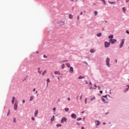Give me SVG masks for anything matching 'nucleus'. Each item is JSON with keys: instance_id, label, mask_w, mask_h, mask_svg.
<instances>
[{"instance_id": "obj_28", "label": "nucleus", "mask_w": 129, "mask_h": 129, "mask_svg": "<svg viewBox=\"0 0 129 129\" xmlns=\"http://www.w3.org/2000/svg\"><path fill=\"white\" fill-rule=\"evenodd\" d=\"M128 88H127V89H125L124 91V92H126V91H128V89H129V85H127Z\"/></svg>"}, {"instance_id": "obj_44", "label": "nucleus", "mask_w": 129, "mask_h": 129, "mask_svg": "<svg viewBox=\"0 0 129 129\" xmlns=\"http://www.w3.org/2000/svg\"><path fill=\"white\" fill-rule=\"evenodd\" d=\"M80 17L79 16H78L77 17V20H80Z\"/></svg>"}, {"instance_id": "obj_38", "label": "nucleus", "mask_w": 129, "mask_h": 129, "mask_svg": "<svg viewBox=\"0 0 129 129\" xmlns=\"http://www.w3.org/2000/svg\"><path fill=\"white\" fill-rule=\"evenodd\" d=\"M31 119L32 120H35V117H31Z\"/></svg>"}, {"instance_id": "obj_26", "label": "nucleus", "mask_w": 129, "mask_h": 129, "mask_svg": "<svg viewBox=\"0 0 129 129\" xmlns=\"http://www.w3.org/2000/svg\"><path fill=\"white\" fill-rule=\"evenodd\" d=\"M82 120V118H81V117H80V118H78L77 119V120L78 121H79Z\"/></svg>"}, {"instance_id": "obj_62", "label": "nucleus", "mask_w": 129, "mask_h": 129, "mask_svg": "<svg viewBox=\"0 0 129 129\" xmlns=\"http://www.w3.org/2000/svg\"><path fill=\"white\" fill-rule=\"evenodd\" d=\"M71 2H74V0H70Z\"/></svg>"}, {"instance_id": "obj_9", "label": "nucleus", "mask_w": 129, "mask_h": 129, "mask_svg": "<svg viewBox=\"0 0 129 129\" xmlns=\"http://www.w3.org/2000/svg\"><path fill=\"white\" fill-rule=\"evenodd\" d=\"M38 113H39V111L38 110H35V111L34 112L35 117H37V115H38Z\"/></svg>"}, {"instance_id": "obj_35", "label": "nucleus", "mask_w": 129, "mask_h": 129, "mask_svg": "<svg viewBox=\"0 0 129 129\" xmlns=\"http://www.w3.org/2000/svg\"><path fill=\"white\" fill-rule=\"evenodd\" d=\"M85 104H86L87 103V98H86L85 100Z\"/></svg>"}, {"instance_id": "obj_47", "label": "nucleus", "mask_w": 129, "mask_h": 129, "mask_svg": "<svg viewBox=\"0 0 129 129\" xmlns=\"http://www.w3.org/2000/svg\"><path fill=\"white\" fill-rule=\"evenodd\" d=\"M86 82V84H88V82H87V81H85Z\"/></svg>"}, {"instance_id": "obj_5", "label": "nucleus", "mask_w": 129, "mask_h": 129, "mask_svg": "<svg viewBox=\"0 0 129 129\" xmlns=\"http://www.w3.org/2000/svg\"><path fill=\"white\" fill-rule=\"evenodd\" d=\"M109 41H110L111 44H114V43H116L117 40L114 39H110Z\"/></svg>"}, {"instance_id": "obj_33", "label": "nucleus", "mask_w": 129, "mask_h": 129, "mask_svg": "<svg viewBox=\"0 0 129 129\" xmlns=\"http://www.w3.org/2000/svg\"><path fill=\"white\" fill-rule=\"evenodd\" d=\"M93 100H95V97H94L93 98H91V101H92Z\"/></svg>"}, {"instance_id": "obj_42", "label": "nucleus", "mask_w": 129, "mask_h": 129, "mask_svg": "<svg viewBox=\"0 0 129 129\" xmlns=\"http://www.w3.org/2000/svg\"><path fill=\"white\" fill-rule=\"evenodd\" d=\"M43 57H44V58H48V57H47V56H46V55H43Z\"/></svg>"}, {"instance_id": "obj_61", "label": "nucleus", "mask_w": 129, "mask_h": 129, "mask_svg": "<svg viewBox=\"0 0 129 129\" xmlns=\"http://www.w3.org/2000/svg\"><path fill=\"white\" fill-rule=\"evenodd\" d=\"M81 129H84V127H82Z\"/></svg>"}, {"instance_id": "obj_48", "label": "nucleus", "mask_w": 129, "mask_h": 129, "mask_svg": "<svg viewBox=\"0 0 129 129\" xmlns=\"http://www.w3.org/2000/svg\"><path fill=\"white\" fill-rule=\"evenodd\" d=\"M61 24H62V25H64V24H65V22H61Z\"/></svg>"}, {"instance_id": "obj_24", "label": "nucleus", "mask_w": 129, "mask_h": 129, "mask_svg": "<svg viewBox=\"0 0 129 129\" xmlns=\"http://www.w3.org/2000/svg\"><path fill=\"white\" fill-rule=\"evenodd\" d=\"M97 37H101V33H99L97 34Z\"/></svg>"}, {"instance_id": "obj_56", "label": "nucleus", "mask_w": 129, "mask_h": 129, "mask_svg": "<svg viewBox=\"0 0 129 129\" xmlns=\"http://www.w3.org/2000/svg\"><path fill=\"white\" fill-rule=\"evenodd\" d=\"M83 12H81L80 15H83Z\"/></svg>"}, {"instance_id": "obj_12", "label": "nucleus", "mask_w": 129, "mask_h": 129, "mask_svg": "<svg viewBox=\"0 0 129 129\" xmlns=\"http://www.w3.org/2000/svg\"><path fill=\"white\" fill-rule=\"evenodd\" d=\"M95 124L97 125H99L100 124V122L99 120L95 121Z\"/></svg>"}, {"instance_id": "obj_17", "label": "nucleus", "mask_w": 129, "mask_h": 129, "mask_svg": "<svg viewBox=\"0 0 129 129\" xmlns=\"http://www.w3.org/2000/svg\"><path fill=\"white\" fill-rule=\"evenodd\" d=\"M47 81V86H48V84H49V82H50V79H47L46 80Z\"/></svg>"}, {"instance_id": "obj_10", "label": "nucleus", "mask_w": 129, "mask_h": 129, "mask_svg": "<svg viewBox=\"0 0 129 129\" xmlns=\"http://www.w3.org/2000/svg\"><path fill=\"white\" fill-rule=\"evenodd\" d=\"M15 100H16V97H13L12 100V104H14V103H15Z\"/></svg>"}, {"instance_id": "obj_53", "label": "nucleus", "mask_w": 129, "mask_h": 129, "mask_svg": "<svg viewBox=\"0 0 129 129\" xmlns=\"http://www.w3.org/2000/svg\"><path fill=\"white\" fill-rule=\"evenodd\" d=\"M14 122H16V118H15L14 119Z\"/></svg>"}, {"instance_id": "obj_46", "label": "nucleus", "mask_w": 129, "mask_h": 129, "mask_svg": "<svg viewBox=\"0 0 129 129\" xmlns=\"http://www.w3.org/2000/svg\"><path fill=\"white\" fill-rule=\"evenodd\" d=\"M60 99H58V100H57V102H60Z\"/></svg>"}, {"instance_id": "obj_45", "label": "nucleus", "mask_w": 129, "mask_h": 129, "mask_svg": "<svg viewBox=\"0 0 129 129\" xmlns=\"http://www.w3.org/2000/svg\"><path fill=\"white\" fill-rule=\"evenodd\" d=\"M22 102H23V103H25V102H26V101H25V100L24 99V100H23Z\"/></svg>"}, {"instance_id": "obj_34", "label": "nucleus", "mask_w": 129, "mask_h": 129, "mask_svg": "<svg viewBox=\"0 0 129 129\" xmlns=\"http://www.w3.org/2000/svg\"><path fill=\"white\" fill-rule=\"evenodd\" d=\"M103 3L104 4V5H106V3H105V0H101Z\"/></svg>"}, {"instance_id": "obj_21", "label": "nucleus", "mask_w": 129, "mask_h": 129, "mask_svg": "<svg viewBox=\"0 0 129 129\" xmlns=\"http://www.w3.org/2000/svg\"><path fill=\"white\" fill-rule=\"evenodd\" d=\"M47 72L46 70H44L42 73V76H44L45 75V74Z\"/></svg>"}, {"instance_id": "obj_3", "label": "nucleus", "mask_w": 129, "mask_h": 129, "mask_svg": "<svg viewBox=\"0 0 129 129\" xmlns=\"http://www.w3.org/2000/svg\"><path fill=\"white\" fill-rule=\"evenodd\" d=\"M105 48H108L110 46V42H105L104 43Z\"/></svg>"}, {"instance_id": "obj_25", "label": "nucleus", "mask_w": 129, "mask_h": 129, "mask_svg": "<svg viewBox=\"0 0 129 129\" xmlns=\"http://www.w3.org/2000/svg\"><path fill=\"white\" fill-rule=\"evenodd\" d=\"M56 126H57V127H59L62 126V125L61 124H57L56 125Z\"/></svg>"}, {"instance_id": "obj_6", "label": "nucleus", "mask_w": 129, "mask_h": 129, "mask_svg": "<svg viewBox=\"0 0 129 129\" xmlns=\"http://www.w3.org/2000/svg\"><path fill=\"white\" fill-rule=\"evenodd\" d=\"M14 108L15 110H17V109H18V102H16L15 103Z\"/></svg>"}, {"instance_id": "obj_22", "label": "nucleus", "mask_w": 129, "mask_h": 129, "mask_svg": "<svg viewBox=\"0 0 129 129\" xmlns=\"http://www.w3.org/2000/svg\"><path fill=\"white\" fill-rule=\"evenodd\" d=\"M55 119V116H53L51 118V121H53Z\"/></svg>"}, {"instance_id": "obj_8", "label": "nucleus", "mask_w": 129, "mask_h": 129, "mask_svg": "<svg viewBox=\"0 0 129 129\" xmlns=\"http://www.w3.org/2000/svg\"><path fill=\"white\" fill-rule=\"evenodd\" d=\"M69 72L70 73H73V72H74V70H73V67H70Z\"/></svg>"}, {"instance_id": "obj_1", "label": "nucleus", "mask_w": 129, "mask_h": 129, "mask_svg": "<svg viewBox=\"0 0 129 129\" xmlns=\"http://www.w3.org/2000/svg\"><path fill=\"white\" fill-rule=\"evenodd\" d=\"M110 61V59H109V58L107 57L106 60V66H108V67H110V64L109 63Z\"/></svg>"}, {"instance_id": "obj_15", "label": "nucleus", "mask_w": 129, "mask_h": 129, "mask_svg": "<svg viewBox=\"0 0 129 129\" xmlns=\"http://www.w3.org/2000/svg\"><path fill=\"white\" fill-rule=\"evenodd\" d=\"M109 4H110V5H114V4H115V2H110V1H108Z\"/></svg>"}, {"instance_id": "obj_13", "label": "nucleus", "mask_w": 129, "mask_h": 129, "mask_svg": "<svg viewBox=\"0 0 129 129\" xmlns=\"http://www.w3.org/2000/svg\"><path fill=\"white\" fill-rule=\"evenodd\" d=\"M84 78H85V77L84 76H80L79 77V79H83Z\"/></svg>"}, {"instance_id": "obj_30", "label": "nucleus", "mask_w": 129, "mask_h": 129, "mask_svg": "<svg viewBox=\"0 0 129 129\" xmlns=\"http://www.w3.org/2000/svg\"><path fill=\"white\" fill-rule=\"evenodd\" d=\"M122 10L123 12H124V13H125V8L123 7L122 8Z\"/></svg>"}, {"instance_id": "obj_58", "label": "nucleus", "mask_w": 129, "mask_h": 129, "mask_svg": "<svg viewBox=\"0 0 129 129\" xmlns=\"http://www.w3.org/2000/svg\"><path fill=\"white\" fill-rule=\"evenodd\" d=\"M33 91H34V92L36 91V89H35V88L33 89Z\"/></svg>"}, {"instance_id": "obj_37", "label": "nucleus", "mask_w": 129, "mask_h": 129, "mask_svg": "<svg viewBox=\"0 0 129 129\" xmlns=\"http://www.w3.org/2000/svg\"><path fill=\"white\" fill-rule=\"evenodd\" d=\"M62 63H64V62H68V60H63L62 61H61Z\"/></svg>"}, {"instance_id": "obj_18", "label": "nucleus", "mask_w": 129, "mask_h": 129, "mask_svg": "<svg viewBox=\"0 0 129 129\" xmlns=\"http://www.w3.org/2000/svg\"><path fill=\"white\" fill-rule=\"evenodd\" d=\"M109 39H113V35H110L108 36Z\"/></svg>"}, {"instance_id": "obj_23", "label": "nucleus", "mask_w": 129, "mask_h": 129, "mask_svg": "<svg viewBox=\"0 0 129 129\" xmlns=\"http://www.w3.org/2000/svg\"><path fill=\"white\" fill-rule=\"evenodd\" d=\"M73 18V15L70 14L69 15V19H72Z\"/></svg>"}, {"instance_id": "obj_31", "label": "nucleus", "mask_w": 129, "mask_h": 129, "mask_svg": "<svg viewBox=\"0 0 129 129\" xmlns=\"http://www.w3.org/2000/svg\"><path fill=\"white\" fill-rule=\"evenodd\" d=\"M64 110H65V111H69V108H66L65 109H64Z\"/></svg>"}, {"instance_id": "obj_11", "label": "nucleus", "mask_w": 129, "mask_h": 129, "mask_svg": "<svg viewBox=\"0 0 129 129\" xmlns=\"http://www.w3.org/2000/svg\"><path fill=\"white\" fill-rule=\"evenodd\" d=\"M54 74H55V75H60V71H55Z\"/></svg>"}, {"instance_id": "obj_40", "label": "nucleus", "mask_w": 129, "mask_h": 129, "mask_svg": "<svg viewBox=\"0 0 129 129\" xmlns=\"http://www.w3.org/2000/svg\"><path fill=\"white\" fill-rule=\"evenodd\" d=\"M39 74H42V71H38Z\"/></svg>"}, {"instance_id": "obj_49", "label": "nucleus", "mask_w": 129, "mask_h": 129, "mask_svg": "<svg viewBox=\"0 0 129 129\" xmlns=\"http://www.w3.org/2000/svg\"><path fill=\"white\" fill-rule=\"evenodd\" d=\"M70 99H71L70 98H68V101H70Z\"/></svg>"}, {"instance_id": "obj_19", "label": "nucleus", "mask_w": 129, "mask_h": 129, "mask_svg": "<svg viewBox=\"0 0 129 129\" xmlns=\"http://www.w3.org/2000/svg\"><path fill=\"white\" fill-rule=\"evenodd\" d=\"M102 100L103 102H104V103H105L106 102L105 99L103 98V97L102 98Z\"/></svg>"}, {"instance_id": "obj_16", "label": "nucleus", "mask_w": 129, "mask_h": 129, "mask_svg": "<svg viewBox=\"0 0 129 129\" xmlns=\"http://www.w3.org/2000/svg\"><path fill=\"white\" fill-rule=\"evenodd\" d=\"M90 53H94V52H95V50H94V49H92L90 50Z\"/></svg>"}, {"instance_id": "obj_60", "label": "nucleus", "mask_w": 129, "mask_h": 129, "mask_svg": "<svg viewBox=\"0 0 129 129\" xmlns=\"http://www.w3.org/2000/svg\"><path fill=\"white\" fill-rule=\"evenodd\" d=\"M38 71H40V68H38Z\"/></svg>"}, {"instance_id": "obj_4", "label": "nucleus", "mask_w": 129, "mask_h": 129, "mask_svg": "<svg viewBox=\"0 0 129 129\" xmlns=\"http://www.w3.org/2000/svg\"><path fill=\"white\" fill-rule=\"evenodd\" d=\"M124 44V39H122V40L120 43L119 48H122V46H123Z\"/></svg>"}, {"instance_id": "obj_29", "label": "nucleus", "mask_w": 129, "mask_h": 129, "mask_svg": "<svg viewBox=\"0 0 129 129\" xmlns=\"http://www.w3.org/2000/svg\"><path fill=\"white\" fill-rule=\"evenodd\" d=\"M97 86H96V84H95L94 85V87L93 88V89H96Z\"/></svg>"}, {"instance_id": "obj_27", "label": "nucleus", "mask_w": 129, "mask_h": 129, "mask_svg": "<svg viewBox=\"0 0 129 129\" xmlns=\"http://www.w3.org/2000/svg\"><path fill=\"white\" fill-rule=\"evenodd\" d=\"M98 14V12H97V11H95L94 12L95 16H97Z\"/></svg>"}, {"instance_id": "obj_50", "label": "nucleus", "mask_w": 129, "mask_h": 129, "mask_svg": "<svg viewBox=\"0 0 129 129\" xmlns=\"http://www.w3.org/2000/svg\"><path fill=\"white\" fill-rule=\"evenodd\" d=\"M53 110H54L55 111L56 110V108H53Z\"/></svg>"}, {"instance_id": "obj_14", "label": "nucleus", "mask_w": 129, "mask_h": 129, "mask_svg": "<svg viewBox=\"0 0 129 129\" xmlns=\"http://www.w3.org/2000/svg\"><path fill=\"white\" fill-rule=\"evenodd\" d=\"M32 100H34V96H31L30 98V101H32Z\"/></svg>"}, {"instance_id": "obj_36", "label": "nucleus", "mask_w": 129, "mask_h": 129, "mask_svg": "<svg viewBox=\"0 0 129 129\" xmlns=\"http://www.w3.org/2000/svg\"><path fill=\"white\" fill-rule=\"evenodd\" d=\"M80 100H82V95H81L80 97Z\"/></svg>"}, {"instance_id": "obj_51", "label": "nucleus", "mask_w": 129, "mask_h": 129, "mask_svg": "<svg viewBox=\"0 0 129 129\" xmlns=\"http://www.w3.org/2000/svg\"><path fill=\"white\" fill-rule=\"evenodd\" d=\"M128 2H129V0H126L125 1V3H128Z\"/></svg>"}, {"instance_id": "obj_64", "label": "nucleus", "mask_w": 129, "mask_h": 129, "mask_svg": "<svg viewBox=\"0 0 129 129\" xmlns=\"http://www.w3.org/2000/svg\"><path fill=\"white\" fill-rule=\"evenodd\" d=\"M82 113H84V111L82 112Z\"/></svg>"}, {"instance_id": "obj_55", "label": "nucleus", "mask_w": 129, "mask_h": 129, "mask_svg": "<svg viewBox=\"0 0 129 129\" xmlns=\"http://www.w3.org/2000/svg\"><path fill=\"white\" fill-rule=\"evenodd\" d=\"M90 85H92V83H91V82H90Z\"/></svg>"}, {"instance_id": "obj_59", "label": "nucleus", "mask_w": 129, "mask_h": 129, "mask_svg": "<svg viewBox=\"0 0 129 129\" xmlns=\"http://www.w3.org/2000/svg\"><path fill=\"white\" fill-rule=\"evenodd\" d=\"M115 62H116V63H117V59H115Z\"/></svg>"}, {"instance_id": "obj_54", "label": "nucleus", "mask_w": 129, "mask_h": 129, "mask_svg": "<svg viewBox=\"0 0 129 129\" xmlns=\"http://www.w3.org/2000/svg\"><path fill=\"white\" fill-rule=\"evenodd\" d=\"M100 93H101V94H102V91H100Z\"/></svg>"}, {"instance_id": "obj_57", "label": "nucleus", "mask_w": 129, "mask_h": 129, "mask_svg": "<svg viewBox=\"0 0 129 129\" xmlns=\"http://www.w3.org/2000/svg\"><path fill=\"white\" fill-rule=\"evenodd\" d=\"M36 54H39V51H36Z\"/></svg>"}, {"instance_id": "obj_41", "label": "nucleus", "mask_w": 129, "mask_h": 129, "mask_svg": "<svg viewBox=\"0 0 129 129\" xmlns=\"http://www.w3.org/2000/svg\"><path fill=\"white\" fill-rule=\"evenodd\" d=\"M10 115V110H9V112L7 113V116H9Z\"/></svg>"}, {"instance_id": "obj_63", "label": "nucleus", "mask_w": 129, "mask_h": 129, "mask_svg": "<svg viewBox=\"0 0 129 129\" xmlns=\"http://www.w3.org/2000/svg\"><path fill=\"white\" fill-rule=\"evenodd\" d=\"M37 93H38V91H36V94H37Z\"/></svg>"}, {"instance_id": "obj_39", "label": "nucleus", "mask_w": 129, "mask_h": 129, "mask_svg": "<svg viewBox=\"0 0 129 129\" xmlns=\"http://www.w3.org/2000/svg\"><path fill=\"white\" fill-rule=\"evenodd\" d=\"M97 88H98V89L99 90H100V89H101L100 86H98L97 87Z\"/></svg>"}, {"instance_id": "obj_20", "label": "nucleus", "mask_w": 129, "mask_h": 129, "mask_svg": "<svg viewBox=\"0 0 129 129\" xmlns=\"http://www.w3.org/2000/svg\"><path fill=\"white\" fill-rule=\"evenodd\" d=\"M66 66H67V67H68V68H69V67H71L70 64L69 63H66Z\"/></svg>"}, {"instance_id": "obj_7", "label": "nucleus", "mask_w": 129, "mask_h": 129, "mask_svg": "<svg viewBox=\"0 0 129 129\" xmlns=\"http://www.w3.org/2000/svg\"><path fill=\"white\" fill-rule=\"evenodd\" d=\"M71 117H72V118H74V119H76L77 116H76V114L73 113L71 114Z\"/></svg>"}, {"instance_id": "obj_2", "label": "nucleus", "mask_w": 129, "mask_h": 129, "mask_svg": "<svg viewBox=\"0 0 129 129\" xmlns=\"http://www.w3.org/2000/svg\"><path fill=\"white\" fill-rule=\"evenodd\" d=\"M61 123H64V122H67V118L63 117L61 118L60 121Z\"/></svg>"}, {"instance_id": "obj_32", "label": "nucleus", "mask_w": 129, "mask_h": 129, "mask_svg": "<svg viewBox=\"0 0 129 129\" xmlns=\"http://www.w3.org/2000/svg\"><path fill=\"white\" fill-rule=\"evenodd\" d=\"M61 67H62V69H64V68H65V64H62Z\"/></svg>"}, {"instance_id": "obj_52", "label": "nucleus", "mask_w": 129, "mask_h": 129, "mask_svg": "<svg viewBox=\"0 0 129 129\" xmlns=\"http://www.w3.org/2000/svg\"><path fill=\"white\" fill-rule=\"evenodd\" d=\"M90 89H93V88L92 87V86H91V87H90Z\"/></svg>"}, {"instance_id": "obj_43", "label": "nucleus", "mask_w": 129, "mask_h": 129, "mask_svg": "<svg viewBox=\"0 0 129 129\" xmlns=\"http://www.w3.org/2000/svg\"><path fill=\"white\" fill-rule=\"evenodd\" d=\"M126 34H129V31H128V30H126Z\"/></svg>"}]
</instances>
